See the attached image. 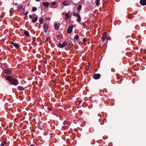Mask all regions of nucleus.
I'll use <instances>...</instances> for the list:
<instances>
[{
  "instance_id": "nucleus-4",
  "label": "nucleus",
  "mask_w": 146,
  "mask_h": 146,
  "mask_svg": "<svg viewBox=\"0 0 146 146\" xmlns=\"http://www.w3.org/2000/svg\"><path fill=\"white\" fill-rule=\"evenodd\" d=\"M71 3V0H66L62 2V4L64 6H68L70 5Z\"/></svg>"
},
{
  "instance_id": "nucleus-25",
  "label": "nucleus",
  "mask_w": 146,
  "mask_h": 146,
  "mask_svg": "<svg viewBox=\"0 0 146 146\" xmlns=\"http://www.w3.org/2000/svg\"><path fill=\"white\" fill-rule=\"evenodd\" d=\"M23 7V6L22 5H19V7H18V8L19 9H21Z\"/></svg>"
},
{
  "instance_id": "nucleus-28",
  "label": "nucleus",
  "mask_w": 146,
  "mask_h": 146,
  "mask_svg": "<svg viewBox=\"0 0 146 146\" xmlns=\"http://www.w3.org/2000/svg\"><path fill=\"white\" fill-rule=\"evenodd\" d=\"M56 4V2H55V1L52 2V4L53 5H55Z\"/></svg>"
},
{
  "instance_id": "nucleus-18",
  "label": "nucleus",
  "mask_w": 146,
  "mask_h": 146,
  "mask_svg": "<svg viewBox=\"0 0 146 146\" xmlns=\"http://www.w3.org/2000/svg\"><path fill=\"white\" fill-rule=\"evenodd\" d=\"M24 33L26 36H29V34L28 31H25Z\"/></svg>"
},
{
  "instance_id": "nucleus-17",
  "label": "nucleus",
  "mask_w": 146,
  "mask_h": 146,
  "mask_svg": "<svg viewBox=\"0 0 146 146\" xmlns=\"http://www.w3.org/2000/svg\"><path fill=\"white\" fill-rule=\"evenodd\" d=\"M43 21V19L42 17H40L39 19L40 24H41L42 23Z\"/></svg>"
},
{
  "instance_id": "nucleus-33",
  "label": "nucleus",
  "mask_w": 146,
  "mask_h": 146,
  "mask_svg": "<svg viewBox=\"0 0 146 146\" xmlns=\"http://www.w3.org/2000/svg\"><path fill=\"white\" fill-rule=\"evenodd\" d=\"M14 43L13 42H11V44L12 45H13V44H14Z\"/></svg>"
},
{
  "instance_id": "nucleus-34",
  "label": "nucleus",
  "mask_w": 146,
  "mask_h": 146,
  "mask_svg": "<svg viewBox=\"0 0 146 146\" xmlns=\"http://www.w3.org/2000/svg\"><path fill=\"white\" fill-rule=\"evenodd\" d=\"M14 43L13 42H11V44L12 45H13V44H14Z\"/></svg>"
},
{
  "instance_id": "nucleus-12",
  "label": "nucleus",
  "mask_w": 146,
  "mask_h": 146,
  "mask_svg": "<svg viewBox=\"0 0 146 146\" xmlns=\"http://www.w3.org/2000/svg\"><path fill=\"white\" fill-rule=\"evenodd\" d=\"M42 4L44 6H45L46 7H48L49 5V3L48 2H44L42 3Z\"/></svg>"
},
{
  "instance_id": "nucleus-29",
  "label": "nucleus",
  "mask_w": 146,
  "mask_h": 146,
  "mask_svg": "<svg viewBox=\"0 0 146 146\" xmlns=\"http://www.w3.org/2000/svg\"><path fill=\"white\" fill-rule=\"evenodd\" d=\"M82 41H83V42L84 43L85 42V41H86V39H85V38H84L83 39Z\"/></svg>"
},
{
  "instance_id": "nucleus-30",
  "label": "nucleus",
  "mask_w": 146,
  "mask_h": 146,
  "mask_svg": "<svg viewBox=\"0 0 146 146\" xmlns=\"http://www.w3.org/2000/svg\"><path fill=\"white\" fill-rule=\"evenodd\" d=\"M36 40V38L34 37L33 38V41H35Z\"/></svg>"
},
{
  "instance_id": "nucleus-21",
  "label": "nucleus",
  "mask_w": 146,
  "mask_h": 146,
  "mask_svg": "<svg viewBox=\"0 0 146 146\" xmlns=\"http://www.w3.org/2000/svg\"><path fill=\"white\" fill-rule=\"evenodd\" d=\"M78 18L77 20V21L78 22L80 23L81 20V18L80 16H79L77 17Z\"/></svg>"
},
{
  "instance_id": "nucleus-3",
  "label": "nucleus",
  "mask_w": 146,
  "mask_h": 146,
  "mask_svg": "<svg viewBox=\"0 0 146 146\" xmlns=\"http://www.w3.org/2000/svg\"><path fill=\"white\" fill-rule=\"evenodd\" d=\"M67 44V42L66 41H64L63 42L59 43L58 44V46L60 48H63Z\"/></svg>"
},
{
  "instance_id": "nucleus-19",
  "label": "nucleus",
  "mask_w": 146,
  "mask_h": 146,
  "mask_svg": "<svg viewBox=\"0 0 146 146\" xmlns=\"http://www.w3.org/2000/svg\"><path fill=\"white\" fill-rule=\"evenodd\" d=\"M79 36L78 35H76L74 38L75 40H77L79 38Z\"/></svg>"
},
{
  "instance_id": "nucleus-36",
  "label": "nucleus",
  "mask_w": 146,
  "mask_h": 146,
  "mask_svg": "<svg viewBox=\"0 0 146 146\" xmlns=\"http://www.w3.org/2000/svg\"><path fill=\"white\" fill-rule=\"evenodd\" d=\"M37 1H39L40 0H35Z\"/></svg>"
},
{
  "instance_id": "nucleus-2",
  "label": "nucleus",
  "mask_w": 146,
  "mask_h": 146,
  "mask_svg": "<svg viewBox=\"0 0 146 146\" xmlns=\"http://www.w3.org/2000/svg\"><path fill=\"white\" fill-rule=\"evenodd\" d=\"M29 17L30 19H32L33 18V19L32 20V22L33 23H35L38 20V17L35 14H33V15H29Z\"/></svg>"
},
{
  "instance_id": "nucleus-31",
  "label": "nucleus",
  "mask_w": 146,
  "mask_h": 146,
  "mask_svg": "<svg viewBox=\"0 0 146 146\" xmlns=\"http://www.w3.org/2000/svg\"><path fill=\"white\" fill-rule=\"evenodd\" d=\"M28 13V11H27L25 13H24V15H27Z\"/></svg>"
},
{
  "instance_id": "nucleus-13",
  "label": "nucleus",
  "mask_w": 146,
  "mask_h": 146,
  "mask_svg": "<svg viewBox=\"0 0 146 146\" xmlns=\"http://www.w3.org/2000/svg\"><path fill=\"white\" fill-rule=\"evenodd\" d=\"M63 124L65 125L66 126L69 125V121L66 120H65L64 121Z\"/></svg>"
},
{
  "instance_id": "nucleus-35",
  "label": "nucleus",
  "mask_w": 146,
  "mask_h": 146,
  "mask_svg": "<svg viewBox=\"0 0 146 146\" xmlns=\"http://www.w3.org/2000/svg\"><path fill=\"white\" fill-rule=\"evenodd\" d=\"M30 146H35V145L34 144H32Z\"/></svg>"
},
{
  "instance_id": "nucleus-15",
  "label": "nucleus",
  "mask_w": 146,
  "mask_h": 146,
  "mask_svg": "<svg viewBox=\"0 0 146 146\" xmlns=\"http://www.w3.org/2000/svg\"><path fill=\"white\" fill-rule=\"evenodd\" d=\"M65 14L66 16L65 20L66 21L69 18V14L68 13H65Z\"/></svg>"
},
{
  "instance_id": "nucleus-23",
  "label": "nucleus",
  "mask_w": 146,
  "mask_h": 146,
  "mask_svg": "<svg viewBox=\"0 0 146 146\" xmlns=\"http://www.w3.org/2000/svg\"><path fill=\"white\" fill-rule=\"evenodd\" d=\"M6 142L5 141H4L2 142V143L1 145V146H4V145L6 144Z\"/></svg>"
},
{
  "instance_id": "nucleus-26",
  "label": "nucleus",
  "mask_w": 146,
  "mask_h": 146,
  "mask_svg": "<svg viewBox=\"0 0 146 146\" xmlns=\"http://www.w3.org/2000/svg\"><path fill=\"white\" fill-rule=\"evenodd\" d=\"M13 45L16 48H17L19 47V45L18 44H17L16 43H14V44H13Z\"/></svg>"
},
{
  "instance_id": "nucleus-27",
  "label": "nucleus",
  "mask_w": 146,
  "mask_h": 146,
  "mask_svg": "<svg viewBox=\"0 0 146 146\" xmlns=\"http://www.w3.org/2000/svg\"><path fill=\"white\" fill-rule=\"evenodd\" d=\"M128 16L130 18V19L132 18V15H128Z\"/></svg>"
},
{
  "instance_id": "nucleus-20",
  "label": "nucleus",
  "mask_w": 146,
  "mask_h": 146,
  "mask_svg": "<svg viewBox=\"0 0 146 146\" xmlns=\"http://www.w3.org/2000/svg\"><path fill=\"white\" fill-rule=\"evenodd\" d=\"M100 0H96V4L97 6H98L100 4Z\"/></svg>"
},
{
  "instance_id": "nucleus-16",
  "label": "nucleus",
  "mask_w": 146,
  "mask_h": 146,
  "mask_svg": "<svg viewBox=\"0 0 146 146\" xmlns=\"http://www.w3.org/2000/svg\"><path fill=\"white\" fill-rule=\"evenodd\" d=\"M82 8V5H79L78 8H77V12L79 13L80 11L81 10Z\"/></svg>"
},
{
  "instance_id": "nucleus-7",
  "label": "nucleus",
  "mask_w": 146,
  "mask_h": 146,
  "mask_svg": "<svg viewBox=\"0 0 146 146\" xmlns=\"http://www.w3.org/2000/svg\"><path fill=\"white\" fill-rule=\"evenodd\" d=\"M73 27L72 25L69 26L67 29V32L68 33H70L72 31Z\"/></svg>"
},
{
  "instance_id": "nucleus-9",
  "label": "nucleus",
  "mask_w": 146,
  "mask_h": 146,
  "mask_svg": "<svg viewBox=\"0 0 146 146\" xmlns=\"http://www.w3.org/2000/svg\"><path fill=\"white\" fill-rule=\"evenodd\" d=\"M107 33L106 32H104L103 33L102 37V40L103 41H104L105 40L107 37Z\"/></svg>"
},
{
  "instance_id": "nucleus-22",
  "label": "nucleus",
  "mask_w": 146,
  "mask_h": 146,
  "mask_svg": "<svg viewBox=\"0 0 146 146\" xmlns=\"http://www.w3.org/2000/svg\"><path fill=\"white\" fill-rule=\"evenodd\" d=\"M73 15L75 16H76L77 17L80 16L79 14L77 13H74L73 14Z\"/></svg>"
},
{
  "instance_id": "nucleus-5",
  "label": "nucleus",
  "mask_w": 146,
  "mask_h": 146,
  "mask_svg": "<svg viewBox=\"0 0 146 146\" xmlns=\"http://www.w3.org/2000/svg\"><path fill=\"white\" fill-rule=\"evenodd\" d=\"M13 70V69H5L4 70V72L6 73V74L8 75H10L12 74V71Z\"/></svg>"
},
{
  "instance_id": "nucleus-24",
  "label": "nucleus",
  "mask_w": 146,
  "mask_h": 146,
  "mask_svg": "<svg viewBox=\"0 0 146 146\" xmlns=\"http://www.w3.org/2000/svg\"><path fill=\"white\" fill-rule=\"evenodd\" d=\"M37 10V8L36 7H33L32 9V10L33 11H35Z\"/></svg>"
},
{
  "instance_id": "nucleus-1",
  "label": "nucleus",
  "mask_w": 146,
  "mask_h": 146,
  "mask_svg": "<svg viewBox=\"0 0 146 146\" xmlns=\"http://www.w3.org/2000/svg\"><path fill=\"white\" fill-rule=\"evenodd\" d=\"M5 78L6 79L8 80L9 83L13 85L16 86L19 84L18 80L15 78H13L11 76H6Z\"/></svg>"
},
{
  "instance_id": "nucleus-10",
  "label": "nucleus",
  "mask_w": 146,
  "mask_h": 146,
  "mask_svg": "<svg viewBox=\"0 0 146 146\" xmlns=\"http://www.w3.org/2000/svg\"><path fill=\"white\" fill-rule=\"evenodd\" d=\"M140 3L141 5L145 6L146 5V0H140Z\"/></svg>"
},
{
  "instance_id": "nucleus-32",
  "label": "nucleus",
  "mask_w": 146,
  "mask_h": 146,
  "mask_svg": "<svg viewBox=\"0 0 146 146\" xmlns=\"http://www.w3.org/2000/svg\"><path fill=\"white\" fill-rule=\"evenodd\" d=\"M108 40H111V38L110 37H108Z\"/></svg>"
},
{
  "instance_id": "nucleus-6",
  "label": "nucleus",
  "mask_w": 146,
  "mask_h": 146,
  "mask_svg": "<svg viewBox=\"0 0 146 146\" xmlns=\"http://www.w3.org/2000/svg\"><path fill=\"white\" fill-rule=\"evenodd\" d=\"M44 31L45 33H46L49 28V26L47 23L45 24L43 26Z\"/></svg>"
},
{
  "instance_id": "nucleus-11",
  "label": "nucleus",
  "mask_w": 146,
  "mask_h": 146,
  "mask_svg": "<svg viewBox=\"0 0 146 146\" xmlns=\"http://www.w3.org/2000/svg\"><path fill=\"white\" fill-rule=\"evenodd\" d=\"M60 26V24L59 23H56L54 25V26L56 29H58L59 28Z\"/></svg>"
},
{
  "instance_id": "nucleus-8",
  "label": "nucleus",
  "mask_w": 146,
  "mask_h": 146,
  "mask_svg": "<svg viewBox=\"0 0 146 146\" xmlns=\"http://www.w3.org/2000/svg\"><path fill=\"white\" fill-rule=\"evenodd\" d=\"M93 77L95 79H98L100 77V75L99 74H95L93 75Z\"/></svg>"
},
{
  "instance_id": "nucleus-14",
  "label": "nucleus",
  "mask_w": 146,
  "mask_h": 146,
  "mask_svg": "<svg viewBox=\"0 0 146 146\" xmlns=\"http://www.w3.org/2000/svg\"><path fill=\"white\" fill-rule=\"evenodd\" d=\"M18 89L19 91H23L24 90V88L23 86H19L18 87Z\"/></svg>"
}]
</instances>
